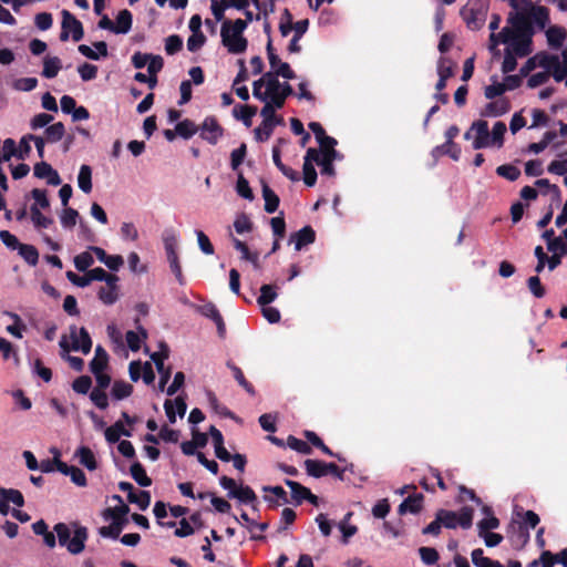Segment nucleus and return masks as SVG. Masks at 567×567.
Segmentation results:
<instances>
[{
    "label": "nucleus",
    "mask_w": 567,
    "mask_h": 567,
    "mask_svg": "<svg viewBox=\"0 0 567 567\" xmlns=\"http://www.w3.org/2000/svg\"><path fill=\"white\" fill-rule=\"evenodd\" d=\"M113 498L121 503V505L104 509L103 517L112 519V523L109 526L100 527L99 534L104 538L117 539L128 522L126 515L130 512V507L123 503L120 495H114Z\"/></svg>",
    "instance_id": "f257e3e1"
},
{
    "label": "nucleus",
    "mask_w": 567,
    "mask_h": 567,
    "mask_svg": "<svg viewBox=\"0 0 567 567\" xmlns=\"http://www.w3.org/2000/svg\"><path fill=\"white\" fill-rule=\"evenodd\" d=\"M60 546L66 547L68 551L72 555L81 554L85 548L89 533L84 526H76L73 537L71 538V529L65 523H58L53 527Z\"/></svg>",
    "instance_id": "f03ea898"
},
{
    "label": "nucleus",
    "mask_w": 567,
    "mask_h": 567,
    "mask_svg": "<svg viewBox=\"0 0 567 567\" xmlns=\"http://www.w3.org/2000/svg\"><path fill=\"white\" fill-rule=\"evenodd\" d=\"M436 513L445 528L454 529L460 526L463 529H468L473 525L474 509L470 506H463L460 512L441 508Z\"/></svg>",
    "instance_id": "7ed1b4c3"
},
{
    "label": "nucleus",
    "mask_w": 567,
    "mask_h": 567,
    "mask_svg": "<svg viewBox=\"0 0 567 567\" xmlns=\"http://www.w3.org/2000/svg\"><path fill=\"white\" fill-rule=\"evenodd\" d=\"M219 484L223 488L228 491L229 498H236L243 504L257 503V495L255 491L248 485H237L236 481L226 475L221 476Z\"/></svg>",
    "instance_id": "20e7f679"
},
{
    "label": "nucleus",
    "mask_w": 567,
    "mask_h": 567,
    "mask_svg": "<svg viewBox=\"0 0 567 567\" xmlns=\"http://www.w3.org/2000/svg\"><path fill=\"white\" fill-rule=\"evenodd\" d=\"M487 7L477 0H470L461 10V16L467 28L478 30L485 22Z\"/></svg>",
    "instance_id": "39448f33"
},
{
    "label": "nucleus",
    "mask_w": 567,
    "mask_h": 567,
    "mask_svg": "<svg viewBox=\"0 0 567 567\" xmlns=\"http://www.w3.org/2000/svg\"><path fill=\"white\" fill-rule=\"evenodd\" d=\"M221 43L230 54H241L247 50L248 40L244 33L228 29V23H223L220 28Z\"/></svg>",
    "instance_id": "423d86ee"
},
{
    "label": "nucleus",
    "mask_w": 567,
    "mask_h": 567,
    "mask_svg": "<svg viewBox=\"0 0 567 567\" xmlns=\"http://www.w3.org/2000/svg\"><path fill=\"white\" fill-rule=\"evenodd\" d=\"M276 106L271 103H266L261 111L260 115L264 117L261 124L254 130L255 140L257 142H266L270 138L274 128L276 127Z\"/></svg>",
    "instance_id": "0eeeda50"
},
{
    "label": "nucleus",
    "mask_w": 567,
    "mask_h": 567,
    "mask_svg": "<svg viewBox=\"0 0 567 567\" xmlns=\"http://www.w3.org/2000/svg\"><path fill=\"white\" fill-rule=\"evenodd\" d=\"M70 32L72 34V39L75 42H79L84 37L83 24L80 20H78L70 11H62V31L60 33V40L66 41L70 37Z\"/></svg>",
    "instance_id": "6e6552de"
},
{
    "label": "nucleus",
    "mask_w": 567,
    "mask_h": 567,
    "mask_svg": "<svg viewBox=\"0 0 567 567\" xmlns=\"http://www.w3.org/2000/svg\"><path fill=\"white\" fill-rule=\"evenodd\" d=\"M70 336L72 339L73 351H82L84 354L90 353L92 349V340L84 327L78 329L75 326H71Z\"/></svg>",
    "instance_id": "1a4fd4ad"
},
{
    "label": "nucleus",
    "mask_w": 567,
    "mask_h": 567,
    "mask_svg": "<svg viewBox=\"0 0 567 567\" xmlns=\"http://www.w3.org/2000/svg\"><path fill=\"white\" fill-rule=\"evenodd\" d=\"M196 310L203 317H206L213 320L217 327V332L220 338H224L226 334V324L225 321L217 309V307L213 302H206L205 305L197 306Z\"/></svg>",
    "instance_id": "9d476101"
},
{
    "label": "nucleus",
    "mask_w": 567,
    "mask_h": 567,
    "mask_svg": "<svg viewBox=\"0 0 567 567\" xmlns=\"http://www.w3.org/2000/svg\"><path fill=\"white\" fill-rule=\"evenodd\" d=\"M223 135V128L214 116H207L200 126V137L215 145Z\"/></svg>",
    "instance_id": "9b49d317"
},
{
    "label": "nucleus",
    "mask_w": 567,
    "mask_h": 567,
    "mask_svg": "<svg viewBox=\"0 0 567 567\" xmlns=\"http://www.w3.org/2000/svg\"><path fill=\"white\" fill-rule=\"evenodd\" d=\"M471 131H475L476 133L472 144L474 150H482L491 145L488 123L486 121L478 120L473 122Z\"/></svg>",
    "instance_id": "f8f14e48"
},
{
    "label": "nucleus",
    "mask_w": 567,
    "mask_h": 567,
    "mask_svg": "<svg viewBox=\"0 0 567 567\" xmlns=\"http://www.w3.org/2000/svg\"><path fill=\"white\" fill-rule=\"evenodd\" d=\"M316 231L311 226H305L300 230L290 235V243L295 244L296 250H301L305 246L315 243Z\"/></svg>",
    "instance_id": "ddd939ff"
},
{
    "label": "nucleus",
    "mask_w": 567,
    "mask_h": 567,
    "mask_svg": "<svg viewBox=\"0 0 567 567\" xmlns=\"http://www.w3.org/2000/svg\"><path fill=\"white\" fill-rule=\"evenodd\" d=\"M507 49H511L519 58L527 56L532 52V35L518 33Z\"/></svg>",
    "instance_id": "4468645a"
},
{
    "label": "nucleus",
    "mask_w": 567,
    "mask_h": 567,
    "mask_svg": "<svg viewBox=\"0 0 567 567\" xmlns=\"http://www.w3.org/2000/svg\"><path fill=\"white\" fill-rule=\"evenodd\" d=\"M423 494H414L412 496H408L398 508L400 515H404L406 513L417 514L423 508Z\"/></svg>",
    "instance_id": "2eb2a0df"
},
{
    "label": "nucleus",
    "mask_w": 567,
    "mask_h": 567,
    "mask_svg": "<svg viewBox=\"0 0 567 567\" xmlns=\"http://www.w3.org/2000/svg\"><path fill=\"white\" fill-rule=\"evenodd\" d=\"M511 110V102L506 97H502L487 103L481 112L482 116H501Z\"/></svg>",
    "instance_id": "dca6fc26"
},
{
    "label": "nucleus",
    "mask_w": 567,
    "mask_h": 567,
    "mask_svg": "<svg viewBox=\"0 0 567 567\" xmlns=\"http://www.w3.org/2000/svg\"><path fill=\"white\" fill-rule=\"evenodd\" d=\"M261 193L265 199V210L268 214L275 213L280 204L279 196L269 187L265 181H261Z\"/></svg>",
    "instance_id": "f3484780"
},
{
    "label": "nucleus",
    "mask_w": 567,
    "mask_h": 567,
    "mask_svg": "<svg viewBox=\"0 0 567 567\" xmlns=\"http://www.w3.org/2000/svg\"><path fill=\"white\" fill-rule=\"evenodd\" d=\"M60 465H61L60 473H62L64 475H69L71 477V481L75 485L81 486V487H84L87 485L86 476L81 468L73 466V465H68L66 463L60 464Z\"/></svg>",
    "instance_id": "a211bd4d"
},
{
    "label": "nucleus",
    "mask_w": 567,
    "mask_h": 567,
    "mask_svg": "<svg viewBox=\"0 0 567 567\" xmlns=\"http://www.w3.org/2000/svg\"><path fill=\"white\" fill-rule=\"evenodd\" d=\"M122 435L132 436V431L125 429L122 421H116L105 430V440L111 444L118 442Z\"/></svg>",
    "instance_id": "6ab92c4d"
},
{
    "label": "nucleus",
    "mask_w": 567,
    "mask_h": 567,
    "mask_svg": "<svg viewBox=\"0 0 567 567\" xmlns=\"http://www.w3.org/2000/svg\"><path fill=\"white\" fill-rule=\"evenodd\" d=\"M460 128L456 125L450 126L445 132L446 142L437 148H453V154H451V158L457 161L460 158L461 148L456 145L453 140L458 135Z\"/></svg>",
    "instance_id": "aec40b11"
},
{
    "label": "nucleus",
    "mask_w": 567,
    "mask_h": 567,
    "mask_svg": "<svg viewBox=\"0 0 567 567\" xmlns=\"http://www.w3.org/2000/svg\"><path fill=\"white\" fill-rule=\"evenodd\" d=\"M257 113V107L252 105H236L233 110V114L237 120L243 121L246 127H250L252 124V117Z\"/></svg>",
    "instance_id": "412c9836"
},
{
    "label": "nucleus",
    "mask_w": 567,
    "mask_h": 567,
    "mask_svg": "<svg viewBox=\"0 0 567 567\" xmlns=\"http://www.w3.org/2000/svg\"><path fill=\"white\" fill-rule=\"evenodd\" d=\"M508 21L512 23L515 32H518L519 34H533L532 21L529 17L523 13H517L515 17L509 18Z\"/></svg>",
    "instance_id": "4be33fe9"
},
{
    "label": "nucleus",
    "mask_w": 567,
    "mask_h": 567,
    "mask_svg": "<svg viewBox=\"0 0 567 567\" xmlns=\"http://www.w3.org/2000/svg\"><path fill=\"white\" fill-rule=\"evenodd\" d=\"M285 484L290 488L291 498L296 505H300L306 499L307 495H310V489L296 481L286 478Z\"/></svg>",
    "instance_id": "5701e85b"
},
{
    "label": "nucleus",
    "mask_w": 567,
    "mask_h": 567,
    "mask_svg": "<svg viewBox=\"0 0 567 567\" xmlns=\"http://www.w3.org/2000/svg\"><path fill=\"white\" fill-rule=\"evenodd\" d=\"M133 23V16L130 10L123 9L118 12L116 17V22L114 23V33H127Z\"/></svg>",
    "instance_id": "b1692460"
},
{
    "label": "nucleus",
    "mask_w": 567,
    "mask_h": 567,
    "mask_svg": "<svg viewBox=\"0 0 567 567\" xmlns=\"http://www.w3.org/2000/svg\"><path fill=\"white\" fill-rule=\"evenodd\" d=\"M303 465L309 476L320 478L327 475L328 463L323 461L308 458L303 462Z\"/></svg>",
    "instance_id": "393cba45"
},
{
    "label": "nucleus",
    "mask_w": 567,
    "mask_h": 567,
    "mask_svg": "<svg viewBox=\"0 0 567 567\" xmlns=\"http://www.w3.org/2000/svg\"><path fill=\"white\" fill-rule=\"evenodd\" d=\"M207 398H208V402H209L212 409L216 413H218L219 415H221L224 417H227V419H230V420H234L237 422L240 421V419L235 413H233L226 405H223L219 403V401L214 392L208 391Z\"/></svg>",
    "instance_id": "a878e982"
},
{
    "label": "nucleus",
    "mask_w": 567,
    "mask_h": 567,
    "mask_svg": "<svg viewBox=\"0 0 567 567\" xmlns=\"http://www.w3.org/2000/svg\"><path fill=\"white\" fill-rule=\"evenodd\" d=\"M546 37L548 44L551 48L558 49L563 45L567 37V32L561 27L553 25L546 31Z\"/></svg>",
    "instance_id": "bb28decb"
},
{
    "label": "nucleus",
    "mask_w": 567,
    "mask_h": 567,
    "mask_svg": "<svg viewBox=\"0 0 567 567\" xmlns=\"http://www.w3.org/2000/svg\"><path fill=\"white\" fill-rule=\"evenodd\" d=\"M44 135L45 136L43 138L48 143H50V144L58 143L65 135V126L62 122H56V123L45 127Z\"/></svg>",
    "instance_id": "cd10ccee"
},
{
    "label": "nucleus",
    "mask_w": 567,
    "mask_h": 567,
    "mask_svg": "<svg viewBox=\"0 0 567 567\" xmlns=\"http://www.w3.org/2000/svg\"><path fill=\"white\" fill-rule=\"evenodd\" d=\"M75 455L79 457L81 465L86 467L89 471H94L97 467L96 458L90 447H79Z\"/></svg>",
    "instance_id": "c85d7f7f"
},
{
    "label": "nucleus",
    "mask_w": 567,
    "mask_h": 567,
    "mask_svg": "<svg viewBox=\"0 0 567 567\" xmlns=\"http://www.w3.org/2000/svg\"><path fill=\"white\" fill-rule=\"evenodd\" d=\"M61 60L58 56H45L43 60L42 76L53 79L61 70Z\"/></svg>",
    "instance_id": "c756f323"
},
{
    "label": "nucleus",
    "mask_w": 567,
    "mask_h": 567,
    "mask_svg": "<svg viewBox=\"0 0 567 567\" xmlns=\"http://www.w3.org/2000/svg\"><path fill=\"white\" fill-rule=\"evenodd\" d=\"M133 480L142 487L152 485V480L147 476L145 468L140 462H134L130 468Z\"/></svg>",
    "instance_id": "7c9ffc66"
},
{
    "label": "nucleus",
    "mask_w": 567,
    "mask_h": 567,
    "mask_svg": "<svg viewBox=\"0 0 567 567\" xmlns=\"http://www.w3.org/2000/svg\"><path fill=\"white\" fill-rule=\"evenodd\" d=\"M166 258L169 264L171 271L174 274L177 282L181 286H184L186 284V279L182 271V266L179 262V257H178L177 251H175V252L172 251V252L166 254Z\"/></svg>",
    "instance_id": "2f4dec72"
},
{
    "label": "nucleus",
    "mask_w": 567,
    "mask_h": 567,
    "mask_svg": "<svg viewBox=\"0 0 567 567\" xmlns=\"http://www.w3.org/2000/svg\"><path fill=\"white\" fill-rule=\"evenodd\" d=\"M226 364L231 370L235 380L238 382V384L243 386L247 393H249L250 395H255V388L249 381H247L241 369L237 367L233 361H227Z\"/></svg>",
    "instance_id": "473e14b6"
},
{
    "label": "nucleus",
    "mask_w": 567,
    "mask_h": 567,
    "mask_svg": "<svg viewBox=\"0 0 567 567\" xmlns=\"http://www.w3.org/2000/svg\"><path fill=\"white\" fill-rule=\"evenodd\" d=\"M278 297L277 286L275 285H262L260 287V295L257 298V303L260 307L268 306L276 300Z\"/></svg>",
    "instance_id": "72a5a7b5"
},
{
    "label": "nucleus",
    "mask_w": 567,
    "mask_h": 567,
    "mask_svg": "<svg viewBox=\"0 0 567 567\" xmlns=\"http://www.w3.org/2000/svg\"><path fill=\"white\" fill-rule=\"evenodd\" d=\"M78 184L80 189L89 194L92 190V169L89 165H82L78 175Z\"/></svg>",
    "instance_id": "f704fd0d"
},
{
    "label": "nucleus",
    "mask_w": 567,
    "mask_h": 567,
    "mask_svg": "<svg viewBox=\"0 0 567 567\" xmlns=\"http://www.w3.org/2000/svg\"><path fill=\"white\" fill-rule=\"evenodd\" d=\"M265 78L267 79V85H266V95L267 101L266 103H271L274 105V96L277 94H280V81L275 78V75L271 72L265 73Z\"/></svg>",
    "instance_id": "c9c22d12"
},
{
    "label": "nucleus",
    "mask_w": 567,
    "mask_h": 567,
    "mask_svg": "<svg viewBox=\"0 0 567 567\" xmlns=\"http://www.w3.org/2000/svg\"><path fill=\"white\" fill-rule=\"evenodd\" d=\"M529 539V530L524 525H519L514 535L511 537L512 545L517 550L523 549L528 544Z\"/></svg>",
    "instance_id": "e433bc0d"
},
{
    "label": "nucleus",
    "mask_w": 567,
    "mask_h": 567,
    "mask_svg": "<svg viewBox=\"0 0 567 567\" xmlns=\"http://www.w3.org/2000/svg\"><path fill=\"white\" fill-rule=\"evenodd\" d=\"M133 393V385L123 381L116 380L113 383L111 394L115 400H123Z\"/></svg>",
    "instance_id": "4c0bfd02"
},
{
    "label": "nucleus",
    "mask_w": 567,
    "mask_h": 567,
    "mask_svg": "<svg viewBox=\"0 0 567 567\" xmlns=\"http://www.w3.org/2000/svg\"><path fill=\"white\" fill-rule=\"evenodd\" d=\"M18 252L28 265L32 267L38 265L39 251L33 245L22 244Z\"/></svg>",
    "instance_id": "58836bf2"
},
{
    "label": "nucleus",
    "mask_w": 567,
    "mask_h": 567,
    "mask_svg": "<svg viewBox=\"0 0 567 567\" xmlns=\"http://www.w3.org/2000/svg\"><path fill=\"white\" fill-rule=\"evenodd\" d=\"M197 131L196 124L188 118L178 122L176 125V133L185 140L190 138Z\"/></svg>",
    "instance_id": "ea45409f"
},
{
    "label": "nucleus",
    "mask_w": 567,
    "mask_h": 567,
    "mask_svg": "<svg viewBox=\"0 0 567 567\" xmlns=\"http://www.w3.org/2000/svg\"><path fill=\"white\" fill-rule=\"evenodd\" d=\"M127 501L132 504H136L141 511H145L151 504V494L148 491H140L127 495Z\"/></svg>",
    "instance_id": "a19ab883"
},
{
    "label": "nucleus",
    "mask_w": 567,
    "mask_h": 567,
    "mask_svg": "<svg viewBox=\"0 0 567 567\" xmlns=\"http://www.w3.org/2000/svg\"><path fill=\"white\" fill-rule=\"evenodd\" d=\"M32 223L37 228H48L53 224V219L45 217L37 205L30 208Z\"/></svg>",
    "instance_id": "79ce46f5"
},
{
    "label": "nucleus",
    "mask_w": 567,
    "mask_h": 567,
    "mask_svg": "<svg viewBox=\"0 0 567 567\" xmlns=\"http://www.w3.org/2000/svg\"><path fill=\"white\" fill-rule=\"evenodd\" d=\"M79 213L76 209L65 206L62 214L60 215L61 225L64 228L71 229L76 225Z\"/></svg>",
    "instance_id": "37998d69"
},
{
    "label": "nucleus",
    "mask_w": 567,
    "mask_h": 567,
    "mask_svg": "<svg viewBox=\"0 0 567 567\" xmlns=\"http://www.w3.org/2000/svg\"><path fill=\"white\" fill-rule=\"evenodd\" d=\"M454 66L455 64L450 58L441 56L437 61V74L439 76H444L450 79L454 75Z\"/></svg>",
    "instance_id": "c03bdc74"
},
{
    "label": "nucleus",
    "mask_w": 567,
    "mask_h": 567,
    "mask_svg": "<svg viewBox=\"0 0 567 567\" xmlns=\"http://www.w3.org/2000/svg\"><path fill=\"white\" fill-rule=\"evenodd\" d=\"M496 174L503 178L514 182L520 176V171L512 164H504L496 168Z\"/></svg>",
    "instance_id": "a18cd8bd"
},
{
    "label": "nucleus",
    "mask_w": 567,
    "mask_h": 567,
    "mask_svg": "<svg viewBox=\"0 0 567 567\" xmlns=\"http://www.w3.org/2000/svg\"><path fill=\"white\" fill-rule=\"evenodd\" d=\"M287 445L291 450L297 451L298 453H301L305 455H309L312 453V449L310 447V445L307 442H305L300 439H297L293 435H289L287 437Z\"/></svg>",
    "instance_id": "49530a36"
},
{
    "label": "nucleus",
    "mask_w": 567,
    "mask_h": 567,
    "mask_svg": "<svg viewBox=\"0 0 567 567\" xmlns=\"http://www.w3.org/2000/svg\"><path fill=\"white\" fill-rule=\"evenodd\" d=\"M529 18L540 28H545L549 20V11L546 7H536L532 10Z\"/></svg>",
    "instance_id": "de8ad7c7"
},
{
    "label": "nucleus",
    "mask_w": 567,
    "mask_h": 567,
    "mask_svg": "<svg viewBox=\"0 0 567 567\" xmlns=\"http://www.w3.org/2000/svg\"><path fill=\"white\" fill-rule=\"evenodd\" d=\"M506 133V125L504 122H496L492 130V136H489L491 145H497L498 147L504 144V134Z\"/></svg>",
    "instance_id": "09e8293b"
},
{
    "label": "nucleus",
    "mask_w": 567,
    "mask_h": 567,
    "mask_svg": "<svg viewBox=\"0 0 567 567\" xmlns=\"http://www.w3.org/2000/svg\"><path fill=\"white\" fill-rule=\"evenodd\" d=\"M0 496L6 498V501L13 503L18 507H22L24 505V497L19 489L3 488Z\"/></svg>",
    "instance_id": "8fccbe9b"
},
{
    "label": "nucleus",
    "mask_w": 567,
    "mask_h": 567,
    "mask_svg": "<svg viewBox=\"0 0 567 567\" xmlns=\"http://www.w3.org/2000/svg\"><path fill=\"white\" fill-rule=\"evenodd\" d=\"M94 262L90 251H83L74 257V266L79 271H86Z\"/></svg>",
    "instance_id": "3c124183"
},
{
    "label": "nucleus",
    "mask_w": 567,
    "mask_h": 567,
    "mask_svg": "<svg viewBox=\"0 0 567 567\" xmlns=\"http://www.w3.org/2000/svg\"><path fill=\"white\" fill-rule=\"evenodd\" d=\"M247 154V146L245 143H241V145L234 150L230 154V166L233 171H237L239 166L243 164L245 157Z\"/></svg>",
    "instance_id": "603ef678"
},
{
    "label": "nucleus",
    "mask_w": 567,
    "mask_h": 567,
    "mask_svg": "<svg viewBox=\"0 0 567 567\" xmlns=\"http://www.w3.org/2000/svg\"><path fill=\"white\" fill-rule=\"evenodd\" d=\"M59 456H60V453L56 451L54 458L42 460L40 462L39 470H41V472H43V473H51L55 470L60 472V466H61L60 464H65V463L63 461H61Z\"/></svg>",
    "instance_id": "864d4df0"
},
{
    "label": "nucleus",
    "mask_w": 567,
    "mask_h": 567,
    "mask_svg": "<svg viewBox=\"0 0 567 567\" xmlns=\"http://www.w3.org/2000/svg\"><path fill=\"white\" fill-rule=\"evenodd\" d=\"M252 226L254 224L250 220L249 216L244 213L238 215L234 221V228L238 234L251 231Z\"/></svg>",
    "instance_id": "5fc2aeb1"
},
{
    "label": "nucleus",
    "mask_w": 567,
    "mask_h": 567,
    "mask_svg": "<svg viewBox=\"0 0 567 567\" xmlns=\"http://www.w3.org/2000/svg\"><path fill=\"white\" fill-rule=\"evenodd\" d=\"M419 554L425 565H434L439 561V551L433 547H420Z\"/></svg>",
    "instance_id": "6e6d98bb"
},
{
    "label": "nucleus",
    "mask_w": 567,
    "mask_h": 567,
    "mask_svg": "<svg viewBox=\"0 0 567 567\" xmlns=\"http://www.w3.org/2000/svg\"><path fill=\"white\" fill-rule=\"evenodd\" d=\"M162 239L166 254L177 251V237L173 229H165Z\"/></svg>",
    "instance_id": "4d7b16f0"
},
{
    "label": "nucleus",
    "mask_w": 567,
    "mask_h": 567,
    "mask_svg": "<svg viewBox=\"0 0 567 567\" xmlns=\"http://www.w3.org/2000/svg\"><path fill=\"white\" fill-rule=\"evenodd\" d=\"M293 94V89L288 82L281 83L280 94L274 96V106L282 109L288 96Z\"/></svg>",
    "instance_id": "13d9d810"
},
{
    "label": "nucleus",
    "mask_w": 567,
    "mask_h": 567,
    "mask_svg": "<svg viewBox=\"0 0 567 567\" xmlns=\"http://www.w3.org/2000/svg\"><path fill=\"white\" fill-rule=\"evenodd\" d=\"M90 399L101 410H105L109 406L107 394L104 390L93 389L90 393Z\"/></svg>",
    "instance_id": "bf43d9fd"
},
{
    "label": "nucleus",
    "mask_w": 567,
    "mask_h": 567,
    "mask_svg": "<svg viewBox=\"0 0 567 567\" xmlns=\"http://www.w3.org/2000/svg\"><path fill=\"white\" fill-rule=\"evenodd\" d=\"M236 190L239 196L252 200L254 199V193L249 186L248 181L243 176V174L238 175Z\"/></svg>",
    "instance_id": "052dcab7"
},
{
    "label": "nucleus",
    "mask_w": 567,
    "mask_h": 567,
    "mask_svg": "<svg viewBox=\"0 0 567 567\" xmlns=\"http://www.w3.org/2000/svg\"><path fill=\"white\" fill-rule=\"evenodd\" d=\"M183 48V40L177 34H172L165 40V51L167 54L173 55L179 52Z\"/></svg>",
    "instance_id": "680f3d73"
},
{
    "label": "nucleus",
    "mask_w": 567,
    "mask_h": 567,
    "mask_svg": "<svg viewBox=\"0 0 567 567\" xmlns=\"http://www.w3.org/2000/svg\"><path fill=\"white\" fill-rule=\"evenodd\" d=\"M92 385V380L89 375H81L72 383V389L79 394H86Z\"/></svg>",
    "instance_id": "e2e57ef3"
},
{
    "label": "nucleus",
    "mask_w": 567,
    "mask_h": 567,
    "mask_svg": "<svg viewBox=\"0 0 567 567\" xmlns=\"http://www.w3.org/2000/svg\"><path fill=\"white\" fill-rule=\"evenodd\" d=\"M498 526H499V519L497 517H495L494 515L489 516V517H485L477 523L478 535L488 533L492 529H496V528H498Z\"/></svg>",
    "instance_id": "0e129e2a"
},
{
    "label": "nucleus",
    "mask_w": 567,
    "mask_h": 567,
    "mask_svg": "<svg viewBox=\"0 0 567 567\" xmlns=\"http://www.w3.org/2000/svg\"><path fill=\"white\" fill-rule=\"evenodd\" d=\"M547 249L553 252V255H559L565 257L567 255V244L563 240L561 237H556L553 240H549L547 244Z\"/></svg>",
    "instance_id": "69168bd1"
},
{
    "label": "nucleus",
    "mask_w": 567,
    "mask_h": 567,
    "mask_svg": "<svg viewBox=\"0 0 567 567\" xmlns=\"http://www.w3.org/2000/svg\"><path fill=\"white\" fill-rule=\"evenodd\" d=\"M527 287L529 291L536 297V298H543L546 293V290L544 286L540 282V279L538 276H532L527 279Z\"/></svg>",
    "instance_id": "338daca9"
},
{
    "label": "nucleus",
    "mask_w": 567,
    "mask_h": 567,
    "mask_svg": "<svg viewBox=\"0 0 567 567\" xmlns=\"http://www.w3.org/2000/svg\"><path fill=\"white\" fill-rule=\"evenodd\" d=\"M302 172H303V182L308 187H312L317 183V172L311 163H303L302 165Z\"/></svg>",
    "instance_id": "774afa93"
}]
</instances>
